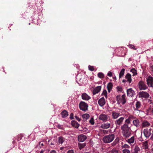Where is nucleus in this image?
<instances>
[{"label": "nucleus", "mask_w": 153, "mask_h": 153, "mask_svg": "<svg viewBox=\"0 0 153 153\" xmlns=\"http://www.w3.org/2000/svg\"><path fill=\"white\" fill-rule=\"evenodd\" d=\"M122 130V134L123 137L125 138H128L131 135V132L130 128L126 124H124L121 127Z\"/></svg>", "instance_id": "obj_1"}, {"label": "nucleus", "mask_w": 153, "mask_h": 153, "mask_svg": "<svg viewBox=\"0 0 153 153\" xmlns=\"http://www.w3.org/2000/svg\"><path fill=\"white\" fill-rule=\"evenodd\" d=\"M114 138V134H111L104 136L102 139V140L104 143H108L112 142Z\"/></svg>", "instance_id": "obj_2"}, {"label": "nucleus", "mask_w": 153, "mask_h": 153, "mask_svg": "<svg viewBox=\"0 0 153 153\" xmlns=\"http://www.w3.org/2000/svg\"><path fill=\"white\" fill-rule=\"evenodd\" d=\"M116 99L118 104H122L123 105L125 104L126 101V95L125 94H123L122 96L120 95L117 96Z\"/></svg>", "instance_id": "obj_3"}, {"label": "nucleus", "mask_w": 153, "mask_h": 153, "mask_svg": "<svg viewBox=\"0 0 153 153\" xmlns=\"http://www.w3.org/2000/svg\"><path fill=\"white\" fill-rule=\"evenodd\" d=\"M99 119L103 122H106L109 119V117L106 114H101L99 116Z\"/></svg>", "instance_id": "obj_4"}, {"label": "nucleus", "mask_w": 153, "mask_h": 153, "mask_svg": "<svg viewBox=\"0 0 153 153\" xmlns=\"http://www.w3.org/2000/svg\"><path fill=\"white\" fill-rule=\"evenodd\" d=\"M138 95L139 98H147L149 97V93L144 91L139 92Z\"/></svg>", "instance_id": "obj_5"}, {"label": "nucleus", "mask_w": 153, "mask_h": 153, "mask_svg": "<svg viewBox=\"0 0 153 153\" xmlns=\"http://www.w3.org/2000/svg\"><path fill=\"white\" fill-rule=\"evenodd\" d=\"M88 104L85 103V102L82 101L79 104V107L80 110L85 111L88 109Z\"/></svg>", "instance_id": "obj_6"}, {"label": "nucleus", "mask_w": 153, "mask_h": 153, "mask_svg": "<svg viewBox=\"0 0 153 153\" xmlns=\"http://www.w3.org/2000/svg\"><path fill=\"white\" fill-rule=\"evenodd\" d=\"M138 88L140 90H145L148 87L145 83L143 81H140L138 84Z\"/></svg>", "instance_id": "obj_7"}, {"label": "nucleus", "mask_w": 153, "mask_h": 153, "mask_svg": "<svg viewBox=\"0 0 153 153\" xmlns=\"http://www.w3.org/2000/svg\"><path fill=\"white\" fill-rule=\"evenodd\" d=\"M152 128L149 129H145L143 130V133L145 137H149L152 134Z\"/></svg>", "instance_id": "obj_8"}, {"label": "nucleus", "mask_w": 153, "mask_h": 153, "mask_svg": "<svg viewBox=\"0 0 153 153\" xmlns=\"http://www.w3.org/2000/svg\"><path fill=\"white\" fill-rule=\"evenodd\" d=\"M131 76V75L128 73L125 76V79H123V82H128L129 84L132 81Z\"/></svg>", "instance_id": "obj_9"}, {"label": "nucleus", "mask_w": 153, "mask_h": 153, "mask_svg": "<svg viewBox=\"0 0 153 153\" xmlns=\"http://www.w3.org/2000/svg\"><path fill=\"white\" fill-rule=\"evenodd\" d=\"M147 84L148 86L152 87H153V78L149 76L146 78Z\"/></svg>", "instance_id": "obj_10"}, {"label": "nucleus", "mask_w": 153, "mask_h": 153, "mask_svg": "<svg viewBox=\"0 0 153 153\" xmlns=\"http://www.w3.org/2000/svg\"><path fill=\"white\" fill-rule=\"evenodd\" d=\"M124 120V118L121 117L115 121V124L117 125H120L122 124L123 120Z\"/></svg>", "instance_id": "obj_11"}, {"label": "nucleus", "mask_w": 153, "mask_h": 153, "mask_svg": "<svg viewBox=\"0 0 153 153\" xmlns=\"http://www.w3.org/2000/svg\"><path fill=\"white\" fill-rule=\"evenodd\" d=\"M87 137L85 135L83 134H80L78 136V139L79 142H83L86 139Z\"/></svg>", "instance_id": "obj_12"}, {"label": "nucleus", "mask_w": 153, "mask_h": 153, "mask_svg": "<svg viewBox=\"0 0 153 153\" xmlns=\"http://www.w3.org/2000/svg\"><path fill=\"white\" fill-rule=\"evenodd\" d=\"M81 97L82 100H88L91 98L90 96L85 93L82 94Z\"/></svg>", "instance_id": "obj_13"}, {"label": "nucleus", "mask_w": 153, "mask_h": 153, "mask_svg": "<svg viewBox=\"0 0 153 153\" xmlns=\"http://www.w3.org/2000/svg\"><path fill=\"white\" fill-rule=\"evenodd\" d=\"M127 95L129 97H132L134 94V91L131 89L129 88L127 90Z\"/></svg>", "instance_id": "obj_14"}, {"label": "nucleus", "mask_w": 153, "mask_h": 153, "mask_svg": "<svg viewBox=\"0 0 153 153\" xmlns=\"http://www.w3.org/2000/svg\"><path fill=\"white\" fill-rule=\"evenodd\" d=\"M105 101L104 98L102 97L98 101V103L101 106H103L105 104Z\"/></svg>", "instance_id": "obj_15"}, {"label": "nucleus", "mask_w": 153, "mask_h": 153, "mask_svg": "<svg viewBox=\"0 0 153 153\" xmlns=\"http://www.w3.org/2000/svg\"><path fill=\"white\" fill-rule=\"evenodd\" d=\"M111 116L112 118L115 119H117L120 116V113L114 111H113L112 112Z\"/></svg>", "instance_id": "obj_16"}, {"label": "nucleus", "mask_w": 153, "mask_h": 153, "mask_svg": "<svg viewBox=\"0 0 153 153\" xmlns=\"http://www.w3.org/2000/svg\"><path fill=\"white\" fill-rule=\"evenodd\" d=\"M110 125L111 124L110 123H104L101 124L100 127L102 128L107 129L110 127Z\"/></svg>", "instance_id": "obj_17"}, {"label": "nucleus", "mask_w": 153, "mask_h": 153, "mask_svg": "<svg viewBox=\"0 0 153 153\" xmlns=\"http://www.w3.org/2000/svg\"><path fill=\"white\" fill-rule=\"evenodd\" d=\"M101 86H98L95 88L93 91V94L94 95L99 92L101 89Z\"/></svg>", "instance_id": "obj_18"}, {"label": "nucleus", "mask_w": 153, "mask_h": 153, "mask_svg": "<svg viewBox=\"0 0 153 153\" xmlns=\"http://www.w3.org/2000/svg\"><path fill=\"white\" fill-rule=\"evenodd\" d=\"M133 125L137 127L140 126L139 120L137 119L134 120L132 122Z\"/></svg>", "instance_id": "obj_19"}, {"label": "nucleus", "mask_w": 153, "mask_h": 153, "mask_svg": "<svg viewBox=\"0 0 153 153\" xmlns=\"http://www.w3.org/2000/svg\"><path fill=\"white\" fill-rule=\"evenodd\" d=\"M135 141V139L134 137L132 136L130 138L126 140V142L129 144H131L134 143Z\"/></svg>", "instance_id": "obj_20"}, {"label": "nucleus", "mask_w": 153, "mask_h": 153, "mask_svg": "<svg viewBox=\"0 0 153 153\" xmlns=\"http://www.w3.org/2000/svg\"><path fill=\"white\" fill-rule=\"evenodd\" d=\"M71 124L73 127L76 128H78L79 126V124L75 120L72 121Z\"/></svg>", "instance_id": "obj_21"}, {"label": "nucleus", "mask_w": 153, "mask_h": 153, "mask_svg": "<svg viewBox=\"0 0 153 153\" xmlns=\"http://www.w3.org/2000/svg\"><path fill=\"white\" fill-rule=\"evenodd\" d=\"M140 151V147L137 145H136L133 149V151L132 153H138Z\"/></svg>", "instance_id": "obj_22"}, {"label": "nucleus", "mask_w": 153, "mask_h": 153, "mask_svg": "<svg viewBox=\"0 0 153 153\" xmlns=\"http://www.w3.org/2000/svg\"><path fill=\"white\" fill-rule=\"evenodd\" d=\"M141 106V103L139 101H137L135 104L136 108L134 110H139L138 109L140 108Z\"/></svg>", "instance_id": "obj_23"}, {"label": "nucleus", "mask_w": 153, "mask_h": 153, "mask_svg": "<svg viewBox=\"0 0 153 153\" xmlns=\"http://www.w3.org/2000/svg\"><path fill=\"white\" fill-rule=\"evenodd\" d=\"M82 117L83 121H85L89 118L90 115L88 114H83L82 115Z\"/></svg>", "instance_id": "obj_24"}, {"label": "nucleus", "mask_w": 153, "mask_h": 153, "mask_svg": "<svg viewBox=\"0 0 153 153\" xmlns=\"http://www.w3.org/2000/svg\"><path fill=\"white\" fill-rule=\"evenodd\" d=\"M150 123L147 121H144L142 123L143 127H148L150 126Z\"/></svg>", "instance_id": "obj_25"}, {"label": "nucleus", "mask_w": 153, "mask_h": 153, "mask_svg": "<svg viewBox=\"0 0 153 153\" xmlns=\"http://www.w3.org/2000/svg\"><path fill=\"white\" fill-rule=\"evenodd\" d=\"M112 84L111 83H109L107 85V88L108 92H110L112 87Z\"/></svg>", "instance_id": "obj_26"}, {"label": "nucleus", "mask_w": 153, "mask_h": 153, "mask_svg": "<svg viewBox=\"0 0 153 153\" xmlns=\"http://www.w3.org/2000/svg\"><path fill=\"white\" fill-rule=\"evenodd\" d=\"M86 146V144L85 143H78V147L79 149L81 150L84 147Z\"/></svg>", "instance_id": "obj_27"}, {"label": "nucleus", "mask_w": 153, "mask_h": 153, "mask_svg": "<svg viewBox=\"0 0 153 153\" xmlns=\"http://www.w3.org/2000/svg\"><path fill=\"white\" fill-rule=\"evenodd\" d=\"M61 114L63 118H65L67 116V111L66 110H64L62 112Z\"/></svg>", "instance_id": "obj_28"}, {"label": "nucleus", "mask_w": 153, "mask_h": 153, "mask_svg": "<svg viewBox=\"0 0 153 153\" xmlns=\"http://www.w3.org/2000/svg\"><path fill=\"white\" fill-rule=\"evenodd\" d=\"M122 148L123 149H128L130 148V146L127 144H125L122 146Z\"/></svg>", "instance_id": "obj_29"}, {"label": "nucleus", "mask_w": 153, "mask_h": 153, "mask_svg": "<svg viewBox=\"0 0 153 153\" xmlns=\"http://www.w3.org/2000/svg\"><path fill=\"white\" fill-rule=\"evenodd\" d=\"M125 71V69L124 68H123L121 69L119 74V78H120L122 77L124 74V73Z\"/></svg>", "instance_id": "obj_30"}, {"label": "nucleus", "mask_w": 153, "mask_h": 153, "mask_svg": "<svg viewBox=\"0 0 153 153\" xmlns=\"http://www.w3.org/2000/svg\"><path fill=\"white\" fill-rule=\"evenodd\" d=\"M64 141V138L62 137H59L58 138V143H59L62 144Z\"/></svg>", "instance_id": "obj_31"}, {"label": "nucleus", "mask_w": 153, "mask_h": 153, "mask_svg": "<svg viewBox=\"0 0 153 153\" xmlns=\"http://www.w3.org/2000/svg\"><path fill=\"white\" fill-rule=\"evenodd\" d=\"M23 137V135L22 134H20L18 135L17 137V140L18 141H19L20 140H21L22 137Z\"/></svg>", "instance_id": "obj_32"}, {"label": "nucleus", "mask_w": 153, "mask_h": 153, "mask_svg": "<svg viewBox=\"0 0 153 153\" xmlns=\"http://www.w3.org/2000/svg\"><path fill=\"white\" fill-rule=\"evenodd\" d=\"M131 72L133 73V76L136 75L137 74L136 70L134 68H132L131 70Z\"/></svg>", "instance_id": "obj_33"}, {"label": "nucleus", "mask_w": 153, "mask_h": 153, "mask_svg": "<svg viewBox=\"0 0 153 153\" xmlns=\"http://www.w3.org/2000/svg\"><path fill=\"white\" fill-rule=\"evenodd\" d=\"M98 76L100 78H102L104 77V75L102 73H99L98 74Z\"/></svg>", "instance_id": "obj_34"}, {"label": "nucleus", "mask_w": 153, "mask_h": 153, "mask_svg": "<svg viewBox=\"0 0 153 153\" xmlns=\"http://www.w3.org/2000/svg\"><path fill=\"white\" fill-rule=\"evenodd\" d=\"M117 91L118 92H122L123 91L122 88L120 86H117L116 87Z\"/></svg>", "instance_id": "obj_35"}, {"label": "nucleus", "mask_w": 153, "mask_h": 153, "mask_svg": "<svg viewBox=\"0 0 153 153\" xmlns=\"http://www.w3.org/2000/svg\"><path fill=\"white\" fill-rule=\"evenodd\" d=\"M102 96H105L106 98L107 97V92L106 90H104L102 94Z\"/></svg>", "instance_id": "obj_36"}, {"label": "nucleus", "mask_w": 153, "mask_h": 153, "mask_svg": "<svg viewBox=\"0 0 153 153\" xmlns=\"http://www.w3.org/2000/svg\"><path fill=\"white\" fill-rule=\"evenodd\" d=\"M89 122L91 125H94V122L93 118H91L89 120Z\"/></svg>", "instance_id": "obj_37"}, {"label": "nucleus", "mask_w": 153, "mask_h": 153, "mask_svg": "<svg viewBox=\"0 0 153 153\" xmlns=\"http://www.w3.org/2000/svg\"><path fill=\"white\" fill-rule=\"evenodd\" d=\"M122 152L123 153H130V151L128 149H123Z\"/></svg>", "instance_id": "obj_38"}, {"label": "nucleus", "mask_w": 153, "mask_h": 153, "mask_svg": "<svg viewBox=\"0 0 153 153\" xmlns=\"http://www.w3.org/2000/svg\"><path fill=\"white\" fill-rule=\"evenodd\" d=\"M128 47L131 49H133L134 50H136V48H135V46L132 45H128Z\"/></svg>", "instance_id": "obj_39"}, {"label": "nucleus", "mask_w": 153, "mask_h": 153, "mask_svg": "<svg viewBox=\"0 0 153 153\" xmlns=\"http://www.w3.org/2000/svg\"><path fill=\"white\" fill-rule=\"evenodd\" d=\"M88 68L89 70H90L91 71H94V68L93 66H90V65H89L88 66Z\"/></svg>", "instance_id": "obj_40"}, {"label": "nucleus", "mask_w": 153, "mask_h": 153, "mask_svg": "<svg viewBox=\"0 0 153 153\" xmlns=\"http://www.w3.org/2000/svg\"><path fill=\"white\" fill-rule=\"evenodd\" d=\"M128 118L131 120L132 119H133L135 118V117L133 115H130L129 116Z\"/></svg>", "instance_id": "obj_41"}, {"label": "nucleus", "mask_w": 153, "mask_h": 153, "mask_svg": "<svg viewBox=\"0 0 153 153\" xmlns=\"http://www.w3.org/2000/svg\"><path fill=\"white\" fill-rule=\"evenodd\" d=\"M125 122L127 124H130L131 123V120L128 118L126 119L125 121Z\"/></svg>", "instance_id": "obj_42"}, {"label": "nucleus", "mask_w": 153, "mask_h": 153, "mask_svg": "<svg viewBox=\"0 0 153 153\" xmlns=\"http://www.w3.org/2000/svg\"><path fill=\"white\" fill-rule=\"evenodd\" d=\"M112 152L113 153H121L120 152L115 149H113Z\"/></svg>", "instance_id": "obj_43"}, {"label": "nucleus", "mask_w": 153, "mask_h": 153, "mask_svg": "<svg viewBox=\"0 0 153 153\" xmlns=\"http://www.w3.org/2000/svg\"><path fill=\"white\" fill-rule=\"evenodd\" d=\"M75 118L77 120L79 121H80L81 120V119L80 118H79V117H77L76 116H75Z\"/></svg>", "instance_id": "obj_44"}, {"label": "nucleus", "mask_w": 153, "mask_h": 153, "mask_svg": "<svg viewBox=\"0 0 153 153\" xmlns=\"http://www.w3.org/2000/svg\"><path fill=\"white\" fill-rule=\"evenodd\" d=\"M70 118L71 120L74 119V115L72 113H71L70 114Z\"/></svg>", "instance_id": "obj_45"}, {"label": "nucleus", "mask_w": 153, "mask_h": 153, "mask_svg": "<svg viewBox=\"0 0 153 153\" xmlns=\"http://www.w3.org/2000/svg\"><path fill=\"white\" fill-rule=\"evenodd\" d=\"M107 76L111 77L112 76V73L111 71H109L107 74Z\"/></svg>", "instance_id": "obj_46"}, {"label": "nucleus", "mask_w": 153, "mask_h": 153, "mask_svg": "<svg viewBox=\"0 0 153 153\" xmlns=\"http://www.w3.org/2000/svg\"><path fill=\"white\" fill-rule=\"evenodd\" d=\"M147 101L150 104H151L152 103V101L150 99H148Z\"/></svg>", "instance_id": "obj_47"}, {"label": "nucleus", "mask_w": 153, "mask_h": 153, "mask_svg": "<svg viewBox=\"0 0 153 153\" xmlns=\"http://www.w3.org/2000/svg\"><path fill=\"white\" fill-rule=\"evenodd\" d=\"M68 153H74L73 150L71 149L68 151Z\"/></svg>", "instance_id": "obj_48"}, {"label": "nucleus", "mask_w": 153, "mask_h": 153, "mask_svg": "<svg viewBox=\"0 0 153 153\" xmlns=\"http://www.w3.org/2000/svg\"><path fill=\"white\" fill-rule=\"evenodd\" d=\"M57 127L59 128V129H62V126L60 125H58L57 126Z\"/></svg>", "instance_id": "obj_49"}, {"label": "nucleus", "mask_w": 153, "mask_h": 153, "mask_svg": "<svg viewBox=\"0 0 153 153\" xmlns=\"http://www.w3.org/2000/svg\"><path fill=\"white\" fill-rule=\"evenodd\" d=\"M50 153H56V152L55 150H52L51 151Z\"/></svg>", "instance_id": "obj_50"}, {"label": "nucleus", "mask_w": 153, "mask_h": 153, "mask_svg": "<svg viewBox=\"0 0 153 153\" xmlns=\"http://www.w3.org/2000/svg\"><path fill=\"white\" fill-rule=\"evenodd\" d=\"M150 69L152 72H153V65L151 66L150 67Z\"/></svg>", "instance_id": "obj_51"}, {"label": "nucleus", "mask_w": 153, "mask_h": 153, "mask_svg": "<svg viewBox=\"0 0 153 153\" xmlns=\"http://www.w3.org/2000/svg\"><path fill=\"white\" fill-rule=\"evenodd\" d=\"M151 127L152 128V137H153V126H151Z\"/></svg>", "instance_id": "obj_52"}, {"label": "nucleus", "mask_w": 153, "mask_h": 153, "mask_svg": "<svg viewBox=\"0 0 153 153\" xmlns=\"http://www.w3.org/2000/svg\"><path fill=\"white\" fill-rule=\"evenodd\" d=\"M39 145L42 146H44L43 143H42L41 142H39Z\"/></svg>", "instance_id": "obj_53"}, {"label": "nucleus", "mask_w": 153, "mask_h": 153, "mask_svg": "<svg viewBox=\"0 0 153 153\" xmlns=\"http://www.w3.org/2000/svg\"><path fill=\"white\" fill-rule=\"evenodd\" d=\"M43 152H44V151L43 150H41L40 152V153H43Z\"/></svg>", "instance_id": "obj_54"}, {"label": "nucleus", "mask_w": 153, "mask_h": 153, "mask_svg": "<svg viewBox=\"0 0 153 153\" xmlns=\"http://www.w3.org/2000/svg\"><path fill=\"white\" fill-rule=\"evenodd\" d=\"M152 112L153 113V108L152 109Z\"/></svg>", "instance_id": "obj_55"}, {"label": "nucleus", "mask_w": 153, "mask_h": 153, "mask_svg": "<svg viewBox=\"0 0 153 153\" xmlns=\"http://www.w3.org/2000/svg\"><path fill=\"white\" fill-rule=\"evenodd\" d=\"M51 145H53V144H52V143H51Z\"/></svg>", "instance_id": "obj_56"}, {"label": "nucleus", "mask_w": 153, "mask_h": 153, "mask_svg": "<svg viewBox=\"0 0 153 153\" xmlns=\"http://www.w3.org/2000/svg\"><path fill=\"white\" fill-rule=\"evenodd\" d=\"M152 151H153V148H152Z\"/></svg>", "instance_id": "obj_57"}, {"label": "nucleus", "mask_w": 153, "mask_h": 153, "mask_svg": "<svg viewBox=\"0 0 153 153\" xmlns=\"http://www.w3.org/2000/svg\"><path fill=\"white\" fill-rule=\"evenodd\" d=\"M148 153V152H146V153Z\"/></svg>", "instance_id": "obj_58"}]
</instances>
